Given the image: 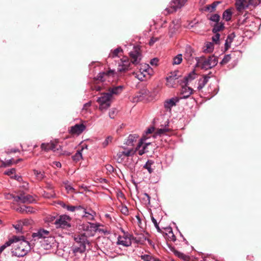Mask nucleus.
<instances>
[{"label": "nucleus", "instance_id": "obj_1", "mask_svg": "<svg viewBox=\"0 0 261 261\" xmlns=\"http://www.w3.org/2000/svg\"><path fill=\"white\" fill-rule=\"evenodd\" d=\"M17 240L13 241L14 243L12 252L13 254L17 257H22L25 255L31 249L29 242L24 240V237H17Z\"/></svg>", "mask_w": 261, "mask_h": 261}, {"label": "nucleus", "instance_id": "obj_2", "mask_svg": "<svg viewBox=\"0 0 261 261\" xmlns=\"http://www.w3.org/2000/svg\"><path fill=\"white\" fill-rule=\"evenodd\" d=\"M32 237L34 240L43 239V240L41 242L42 246L45 249L51 248L55 242V238L50 236V232L43 229H40L36 232L33 233Z\"/></svg>", "mask_w": 261, "mask_h": 261}, {"label": "nucleus", "instance_id": "obj_3", "mask_svg": "<svg viewBox=\"0 0 261 261\" xmlns=\"http://www.w3.org/2000/svg\"><path fill=\"white\" fill-rule=\"evenodd\" d=\"M196 65L205 70L211 69L218 63V60L214 56H210L207 59L201 57L200 59L196 58Z\"/></svg>", "mask_w": 261, "mask_h": 261}, {"label": "nucleus", "instance_id": "obj_4", "mask_svg": "<svg viewBox=\"0 0 261 261\" xmlns=\"http://www.w3.org/2000/svg\"><path fill=\"white\" fill-rule=\"evenodd\" d=\"M136 152L133 148L125 147L120 146L116 155V160L117 162L121 163L123 162L129 156H133Z\"/></svg>", "mask_w": 261, "mask_h": 261}, {"label": "nucleus", "instance_id": "obj_5", "mask_svg": "<svg viewBox=\"0 0 261 261\" xmlns=\"http://www.w3.org/2000/svg\"><path fill=\"white\" fill-rule=\"evenodd\" d=\"M152 73V69L148 64L141 65L139 71L134 73L135 77L140 81H143L150 78Z\"/></svg>", "mask_w": 261, "mask_h": 261}, {"label": "nucleus", "instance_id": "obj_6", "mask_svg": "<svg viewBox=\"0 0 261 261\" xmlns=\"http://www.w3.org/2000/svg\"><path fill=\"white\" fill-rule=\"evenodd\" d=\"M112 101V98L107 92L101 93L97 99L99 103V109L101 111H106L111 106Z\"/></svg>", "mask_w": 261, "mask_h": 261}, {"label": "nucleus", "instance_id": "obj_7", "mask_svg": "<svg viewBox=\"0 0 261 261\" xmlns=\"http://www.w3.org/2000/svg\"><path fill=\"white\" fill-rule=\"evenodd\" d=\"M116 76L117 73L115 70L109 69L108 71L99 73L94 80L101 82L108 81L110 83L114 81Z\"/></svg>", "mask_w": 261, "mask_h": 261}, {"label": "nucleus", "instance_id": "obj_8", "mask_svg": "<svg viewBox=\"0 0 261 261\" xmlns=\"http://www.w3.org/2000/svg\"><path fill=\"white\" fill-rule=\"evenodd\" d=\"M71 218L66 215L60 216L56 220L54 224L57 228L67 229L71 227Z\"/></svg>", "mask_w": 261, "mask_h": 261}, {"label": "nucleus", "instance_id": "obj_9", "mask_svg": "<svg viewBox=\"0 0 261 261\" xmlns=\"http://www.w3.org/2000/svg\"><path fill=\"white\" fill-rule=\"evenodd\" d=\"M150 142H146L145 136L142 137L135 150H136V152L137 151L140 155H142L145 153L148 152L147 147L150 145Z\"/></svg>", "mask_w": 261, "mask_h": 261}, {"label": "nucleus", "instance_id": "obj_10", "mask_svg": "<svg viewBox=\"0 0 261 261\" xmlns=\"http://www.w3.org/2000/svg\"><path fill=\"white\" fill-rule=\"evenodd\" d=\"M134 237L128 233H124L123 236H119L117 239V244L124 247H128L132 245V241Z\"/></svg>", "mask_w": 261, "mask_h": 261}, {"label": "nucleus", "instance_id": "obj_11", "mask_svg": "<svg viewBox=\"0 0 261 261\" xmlns=\"http://www.w3.org/2000/svg\"><path fill=\"white\" fill-rule=\"evenodd\" d=\"M186 1L187 0H172L170 3V8H166L165 11L167 12V14L172 13L184 6Z\"/></svg>", "mask_w": 261, "mask_h": 261}, {"label": "nucleus", "instance_id": "obj_12", "mask_svg": "<svg viewBox=\"0 0 261 261\" xmlns=\"http://www.w3.org/2000/svg\"><path fill=\"white\" fill-rule=\"evenodd\" d=\"M131 62L135 65L138 64L141 60V54L140 48L135 47L134 49L129 53Z\"/></svg>", "mask_w": 261, "mask_h": 261}, {"label": "nucleus", "instance_id": "obj_13", "mask_svg": "<svg viewBox=\"0 0 261 261\" xmlns=\"http://www.w3.org/2000/svg\"><path fill=\"white\" fill-rule=\"evenodd\" d=\"M35 200V199L32 195L25 194L24 193H20L15 198V202H21L22 203H32Z\"/></svg>", "mask_w": 261, "mask_h": 261}, {"label": "nucleus", "instance_id": "obj_14", "mask_svg": "<svg viewBox=\"0 0 261 261\" xmlns=\"http://www.w3.org/2000/svg\"><path fill=\"white\" fill-rule=\"evenodd\" d=\"M86 129V126L83 124H76L69 128V134L72 135H79Z\"/></svg>", "mask_w": 261, "mask_h": 261}, {"label": "nucleus", "instance_id": "obj_15", "mask_svg": "<svg viewBox=\"0 0 261 261\" xmlns=\"http://www.w3.org/2000/svg\"><path fill=\"white\" fill-rule=\"evenodd\" d=\"M130 63L128 58L124 57L120 59L119 63L118 70L120 72L125 71L130 69Z\"/></svg>", "mask_w": 261, "mask_h": 261}, {"label": "nucleus", "instance_id": "obj_16", "mask_svg": "<svg viewBox=\"0 0 261 261\" xmlns=\"http://www.w3.org/2000/svg\"><path fill=\"white\" fill-rule=\"evenodd\" d=\"M150 94V92L148 89H142L134 98V101H138L147 99Z\"/></svg>", "mask_w": 261, "mask_h": 261}, {"label": "nucleus", "instance_id": "obj_17", "mask_svg": "<svg viewBox=\"0 0 261 261\" xmlns=\"http://www.w3.org/2000/svg\"><path fill=\"white\" fill-rule=\"evenodd\" d=\"M253 4V0H237L236 6L237 10L241 12Z\"/></svg>", "mask_w": 261, "mask_h": 261}, {"label": "nucleus", "instance_id": "obj_18", "mask_svg": "<svg viewBox=\"0 0 261 261\" xmlns=\"http://www.w3.org/2000/svg\"><path fill=\"white\" fill-rule=\"evenodd\" d=\"M179 100V98L177 97L166 100L164 102V107L166 111L170 112L171 108L176 105Z\"/></svg>", "mask_w": 261, "mask_h": 261}, {"label": "nucleus", "instance_id": "obj_19", "mask_svg": "<svg viewBox=\"0 0 261 261\" xmlns=\"http://www.w3.org/2000/svg\"><path fill=\"white\" fill-rule=\"evenodd\" d=\"M188 85H182V88L181 90L180 94L182 96L180 99H186L189 97L193 93V90L189 87L187 86Z\"/></svg>", "mask_w": 261, "mask_h": 261}, {"label": "nucleus", "instance_id": "obj_20", "mask_svg": "<svg viewBox=\"0 0 261 261\" xmlns=\"http://www.w3.org/2000/svg\"><path fill=\"white\" fill-rule=\"evenodd\" d=\"M74 240L80 243L81 252L84 251L85 249V243L87 241V237L84 234H79L74 237Z\"/></svg>", "mask_w": 261, "mask_h": 261}, {"label": "nucleus", "instance_id": "obj_21", "mask_svg": "<svg viewBox=\"0 0 261 261\" xmlns=\"http://www.w3.org/2000/svg\"><path fill=\"white\" fill-rule=\"evenodd\" d=\"M185 59L192 64L195 58L193 56V50L190 46H187L185 54Z\"/></svg>", "mask_w": 261, "mask_h": 261}, {"label": "nucleus", "instance_id": "obj_22", "mask_svg": "<svg viewBox=\"0 0 261 261\" xmlns=\"http://www.w3.org/2000/svg\"><path fill=\"white\" fill-rule=\"evenodd\" d=\"M123 88V87L122 86H119L116 87H113L112 88H109L108 92H107L109 95L111 96V97L113 98V95H116L120 94Z\"/></svg>", "mask_w": 261, "mask_h": 261}, {"label": "nucleus", "instance_id": "obj_23", "mask_svg": "<svg viewBox=\"0 0 261 261\" xmlns=\"http://www.w3.org/2000/svg\"><path fill=\"white\" fill-rule=\"evenodd\" d=\"M84 215L83 216V218H86L87 220H94L96 213L92 210L91 208L84 209Z\"/></svg>", "mask_w": 261, "mask_h": 261}, {"label": "nucleus", "instance_id": "obj_24", "mask_svg": "<svg viewBox=\"0 0 261 261\" xmlns=\"http://www.w3.org/2000/svg\"><path fill=\"white\" fill-rule=\"evenodd\" d=\"M57 144L54 143H42L41 144V148L43 150L48 151L49 150H52L55 151L56 149H58L57 148Z\"/></svg>", "mask_w": 261, "mask_h": 261}, {"label": "nucleus", "instance_id": "obj_25", "mask_svg": "<svg viewBox=\"0 0 261 261\" xmlns=\"http://www.w3.org/2000/svg\"><path fill=\"white\" fill-rule=\"evenodd\" d=\"M139 138V136L136 134H130L127 137L125 144L128 146H133L134 142H136Z\"/></svg>", "mask_w": 261, "mask_h": 261}, {"label": "nucleus", "instance_id": "obj_26", "mask_svg": "<svg viewBox=\"0 0 261 261\" xmlns=\"http://www.w3.org/2000/svg\"><path fill=\"white\" fill-rule=\"evenodd\" d=\"M197 76V74L194 71L190 72L187 76L184 78V80L181 84H185L188 85L190 82L194 80Z\"/></svg>", "mask_w": 261, "mask_h": 261}, {"label": "nucleus", "instance_id": "obj_27", "mask_svg": "<svg viewBox=\"0 0 261 261\" xmlns=\"http://www.w3.org/2000/svg\"><path fill=\"white\" fill-rule=\"evenodd\" d=\"M210 76L208 75H204L202 78L198 80L197 89L199 90H201L205 84L208 82Z\"/></svg>", "mask_w": 261, "mask_h": 261}, {"label": "nucleus", "instance_id": "obj_28", "mask_svg": "<svg viewBox=\"0 0 261 261\" xmlns=\"http://www.w3.org/2000/svg\"><path fill=\"white\" fill-rule=\"evenodd\" d=\"M221 3L220 1L213 2L211 5H208L204 7V10L206 12H213L215 11L217 6Z\"/></svg>", "mask_w": 261, "mask_h": 261}, {"label": "nucleus", "instance_id": "obj_29", "mask_svg": "<svg viewBox=\"0 0 261 261\" xmlns=\"http://www.w3.org/2000/svg\"><path fill=\"white\" fill-rule=\"evenodd\" d=\"M148 239L146 236L143 234H141L136 237H134L133 241H134L137 244H143Z\"/></svg>", "mask_w": 261, "mask_h": 261}, {"label": "nucleus", "instance_id": "obj_30", "mask_svg": "<svg viewBox=\"0 0 261 261\" xmlns=\"http://www.w3.org/2000/svg\"><path fill=\"white\" fill-rule=\"evenodd\" d=\"M224 29V24L222 22H217L214 24L212 31L214 33H218V32L223 30Z\"/></svg>", "mask_w": 261, "mask_h": 261}, {"label": "nucleus", "instance_id": "obj_31", "mask_svg": "<svg viewBox=\"0 0 261 261\" xmlns=\"http://www.w3.org/2000/svg\"><path fill=\"white\" fill-rule=\"evenodd\" d=\"M154 161L152 160H148L144 165L143 167L146 169L150 174H151L153 172L154 169V168H152V166L154 165Z\"/></svg>", "mask_w": 261, "mask_h": 261}, {"label": "nucleus", "instance_id": "obj_32", "mask_svg": "<svg viewBox=\"0 0 261 261\" xmlns=\"http://www.w3.org/2000/svg\"><path fill=\"white\" fill-rule=\"evenodd\" d=\"M17 239H17V238H16V236H13L8 241H7L4 245H3L2 246H1L0 253H2L6 247L10 246L13 243V241L17 240Z\"/></svg>", "mask_w": 261, "mask_h": 261}, {"label": "nucleus", "instance_id": "obj_33", "mask_svg": "<svg viewBox=\"0 0 261 261\" xmlns=\"http://www.w3.org/2000/svg\"><path fill=\"white\" fill-rule=\"evenodd\" d=\"M232 12L230 9H227L224 11L222 17L226 21H229L231 19Z\"/></svg>", "mask_w": 261, "mask_h": 261}, {"label": "nucleus", "instance_id": "obj_34", "mask_svg": "<svg viewBox=\"0 0 261 261\" xmlns=\"http://www.w3.org/2000/svg\"><path fill=\"white\" fill-rule=\"evenodd\" d=\"M169 130V129L166 127L159 128L156 130L155 134L153 135V138H155L157 136H161L164 135Z\"/></svg>", "mask_w": 261, "mask_h": 261}, {"label": "nucleus", "instance_id": "obj_35", "mask_svg": "<svg viewBox=\"0 0 261 261\" xmlns=\"http://www.w3.org/2000/svg\"><path fill=\"white\" fill-rule=\"evenodd\" d=\"M214 49V44L212 42H207L204 47L203 51L205 53H211Z\"/></svg>", "mask_w": 261, "mask_h": 261}, {"label": "nucleus", "instance_id": "obj_36", "mask_svg": "<svg viewBox=\"0 0 261 261\" xmlns=\"http://www.w3.org/2000/svg\"><path fill=\"white\" fill-rule=\"evenodd\" d=\"M141 258L144 261H159V259L149 254L142 255Z\"/></svg>", "mask_w": 261, "mask_h": 261}, {"label": "nucleus", "instance_id": "obj_37", "mask_svg": "<svg viewBox=\"0 0 261 261\" xmlns=\"http://www.w3.org/2000/svg\"><path fill=\"white\" fill-rule=\"evenodd\" d=\"M123 50L121 47H118L115 49H114L113 51H112L110 54H109V57L111 58H115L117 56H118L119 54L122 53Z\"/></svg>", "mask_w": 261, "mask_h": 261}, {"label": "nucleus", "instance_id": "obj_38", "mask_svg": "<svg viewBox=\"0 0 261 261\" xmlns=\"http://www.w3.org/2000/svg\"><path fill=\"white\" fill-rule=\"evenodd\" d=\"M83 150V148L80 150H78L76 153L72 156V159L75 162L79 161L82 158V151Z\"/></svg>", "mask_w": 261, "mask_h": 261}, {"label": "nucleus", "instance_id": "obj_39", "mask_svg": "<svg viewBox=\"0 0 261 261\" xmlns=\"http://www.w3.org/2000/svg\"><path fill=\"white\" fill-rule=\"evenodd\" d=\"M182 55L178 54L176 56H175L173 59V65H178L181 63L182 62Z\"/></svg>", "mask_w": 261, "mask_h": 261}, {"label": "nucleus", "instance_id": "obj_40", "mask_svg": "<svg viewBox=\"0 0 261 261\" xmlns=\"http://www.w3.org/2000/svg\"><path fill=\"white\" fill-rule=\"evenodd\" d=\"M33 172L37 178L39 180H42L44 177V172L41 171L34 170Z\"/></svg>", "mask_w": 261, "mask_h": 261}, {"label": "nucleus", "instance_id": "obj_41", "mask_svg": "<svg viewBox=\"0 0 261 261\" xmlns=\"http://www.w3.org/2000/svg\"><path fill=\"white\" fill-rule=\"evenodd\" d=\"M167 81V85L169 87H173L174 85L175 84L176 80L173 79L172 76H167L166 77Z\"/></svg>", "mask_w": 261, "mask_h": 261}, {"label": "nucleus", "instance_id": "obj_42", "mask_svg": "<svg viewBox=\"0 0 261 261\" xmlns=\"http://www.w3.org/2000/svg\"><path fill=\"white\" fill-rule=\"evenodd\" d=\"M220 19V16L217 14H213L211 16L210 20L216 23L219 22Z\"/></svg>", "mask_w": 261, "mask_h": 261}, {"label": "nucleus", "instance_id": "obj_43", "mask_svg": "<svg viewBox=\"0 0 261 261\" xmlns=\"http://www.w3.org/2000/svg\"><path fill=\"white\" fill-rule=\"evenodd\" d=\"M1 161L2 163V164L1 166H0V167H6L8 166H10V165H12L13 164H14V162H13V159L8 160L6 161H3L2 160H1Z\"/></svg>", "mask_w": 261, "mask_h": 261}, {"label": "nucleus", "instance_id": "obj_44", "mask_svg": "<svg viewBox=\"0 0 261 261\" xmlns=\"http://www.w3.org/2000/svg\"><path fill=\"white\" fill-rule=\"evenodd\" d=\"M150 197L149 196V195L147 194V193H144L142 195V200L145 204H149L150 203Z\"/></svg>", "mask_w": 261, "mask_h": 261}, {"label": "nucleus", "instance_id": "obj_45", "mask_svg": "<svg viewBox=\"0 0 261 261\" xmlns=\"http://www.w3.org/2000/svg\"><path fill=\"white\" fill-rule=\"evenodd\" d=\"M168 229L169 230V235H168V237H169V239L170 240V241H172L173 242L175 241L176 240V237L174 234L172 228L171 227H169Z\"/></svg>", "mask_w": 261, "mask_h": 261}, {"label": "nucleus", "instance_id": "obj_46", "mask_svg": "<svg viewBox=\"0 0 261 261\" xmlns=\"http://www.w3.org/2000/svg\"><path fill=\"white\" fill-rule=\"evenodd\" d=\"M215 35L212 37V40L216 44H219L220 34L219 33H214Z\"/></svg>", "mask_w": 261, "mask_h": 261}, {"label": "nucleus", "instance_id": "obj_47", "mask_svg": "<svg viewBox=\"0 0 261 261\" xmlns=\"http://www.w3.org/2000/svg\"><path fill=\"white\" fill-rule=\"evenodd\" d=\"M154 130V128L153 127H150L147 128V129L145 132V134L143 136V137H146V140L149 138V137H148V135L152 134Z\"/></svg>", "mask_w": 261, "mask_h": 261}, {"label": "nucleus", "instance_id": "obj_48", "mask_svg": "<svg viewBox=\"0 0 261 261\" xmlns=\"http://www.w3.org/2000/svg\"><path fill=\"white\" fill-rule=\"evenodd\" d=\"M151 219L158 231L161 232V229H160L156 219L153 217V216H151Z\"/></svg>", "mask_w": 261, "mask_h": 261}, {"label": "nucleus", "instance_id": "obj_49", "mask_svg": "<svg viewBox=\"0 0 261 261\" xmlns=\"http://www.w3.org/2000/svg\"><path fill=\"white\" fill-rule=\"evenodd\" d=\"M231 59L230 55H225L222 61L221 62V64H225L227 63Z\"/></svg>", "mask_w": 261, "mask_h": 261}, {"label": "nucleus", "instance_id": "obj_50", "mask_svg": "<svg viewBox=\"0 0 261 261\" xmlns=\"http://www.w3.org/2000/svg\"><path fill=\"white\" fill-rule=\"evenodd\" d=\"M14 228L17 230L18 232H21L24 229L22 227L21 223L19 221L17 223L14 225Z\"/></svg>", "mask_w": 261, "mask_h": 261}, {"label": "nucleus", "instance_id": "obj_51", "mask_svg": "<svg viewBox=\"0 0 261 261\" xmlns=\"http://www.w3.org/2000/svg\"><path fill=\"white\" fill-rule=\"evenodd\" d=\"M120 211L124 215L126 216L128 215V210L125 205H122L120 207Z\"/></svg>", "mask_w": 261, "mask_h": 261}, {"label": "nucleus", "instance_id": "obj_52", "mask_svg": "<svg viewBox=\"0 0 261 261\" xmlns=\"http://www.w3.org/2000/svg\"><path fill=\"white\" fill-rule=\"evenodd\" d=\"M19 221L21 223L23 227L24 226L31 224L32 222V220H30L28 219H24L23 220H20Z\"/></svg>", "mask_w": 261, "mask_h": 261}, {"label": "nucleus", "instance_id": "obj_53", "mask_svg": "<svg viewBox=\"0 0 261 261\" xmlns=\"http://www.w3.org/2000/svg\"><path fill=\"white\" fill-rule=\"evenodd\" d=\"M112 138L110 136L108 137L102 143L103 147L107 146L110 142H111Z\"/></svg>", "mask_w": 261, "mask_h": 261}, {"label": "nucleus", "instance_id": "obj_54", "mask_svg": "<svg viewBox=\"0 0 261 261\" xmlns=\"http://www.w3.org/2000/svg\"><path fill=\"white\" fill-rule=\"evenodd\" d=\"M65 189L67 191L68 193L75 192V189L70 185H66Z\"/></svg>", "mask_w": 261, "mask_h": 261}, {"label": "nucleus", "instance_id": "obj_55", "mask_svg": "<svg viewBox=\"0 0 261 261\" xmlns=\"http://www.w3.org/2000/svg\"><path fill=\"white\" fill-rule=\"evenodd\" d=\"M178 73V71H174L173 72H171L169 75V76H172L173 79L175 80H177L179 75H177V73Z\"/></svg>", "mask_w": 261, "mask_h": 261}, {"label": "nucleus", "instance_id": "obj_56", "mask_svg": "<svg viewBox=\"0 0 261 261\" xmlns=\"http://www.w3.org/2000/svg\"><path fill=\"white\" fill-rule=\"evenodd\" d=\"M16 172V170L14 168H12L11 169L8 170L7 171H6L5 172V174L8 175H12L14 174H15Z\"/></svg>", "mask_w": 261, "mask_h": 261}, {"label": "nucleus", "instance_id": "obj_57", "mask_svg": "<svg viewBox=\"0 0 261 261\" xmlns=\"http://www.w3.org/2000/svg\"><path fill=\"white\" fill-rule=\"evenodd\" d=\"M174 253L176 256L181 258L185 259V258L186 257V256L184 253L180 252L178 251L175 250Z\"/></svg>", "mask_w": 261, "mask_h": 261}, {"label": "nucleus", "instance_id": "obj_58", "mask_svg": "<svg viewBox=\"0 0 261 261\" xmlns=\"http://www.w3.org/2000/svg\"><path fill=\"white\" fill-rule=\"evenodd\" d=\"M174 253L176 256L181 258L185 259V258L186 257V256L184 253L180 252L178 251L175 250Z\"/></svg>", "mask_w": 261, "mask_h": 261}, {"label": "nucleus", "instance_id": "obj_59", "mask_svg": "<svg viewBox=\"0 0 261 261\" xmlns=\"http://www.w3.org/2000/svg\"><path fill=\"white\" fill-rule=\"evenodd\" d=\"M158 62L159 59L155 58L150 60V64L152 66H156L158 65Z\"/></svg>", "mask_w": 261, "mask_h": 261}, {"label": "nucleus", "instance_id": "obj_60", "mask_svg": "<svg viewBox=\"0 0 261 261\" xmlns=\"http://www.w3.org/2000/svg\"><path fill=\"white\" fill-rule=\"evenodd\" d=\"M16 197V196L10 193L6 194L5 195V197L6 199H13L14 201H15V198Z\"/></svg>", "mask_w": 261, "mask_h": 261}, {"label": "nucleus", "instance_id": "obj_61", "mask_svg": "<svg viewBox=\"0 0 261 261\" xmlns=\"http://www.w3.org/2000/svg\"><path fill=\"white\" fill-rule=\"evenodd\" d=\"M25 213H33L34 212L33 208L30 206H24Z\"/></svg>", "mask_w": 261, "mask_h": 261}, {"label": "nucleus", "instance_id": "obj_62", "mask_svg": "<svg viewBox=\"0 0 261 261\" xmlns=\"http://www.w3.org/2000/svg\"><path fill=\"white\" fill-rule=\"evenodd\" d=\"M234 37H235L234 34L233 33H232L227 36L226 40H228L229 41V42L231 43L233 38H234Z\"/></svg>", "mask_w": 261, "mask_h": 261}, {"label": "nucleus", "instance_id": "obj_63", "mask_svg": "<svg viewBox=\"0 0 261 261\" xmlns=\"http://www.w3.org/2000/svg\"><path fill=\"white\" fill-rule=\"evenodd\" d=\"M66 210L68 211L73 212L75 211V206L68 205L66 207Z\"/></svg>", "mask_w": 261, "mask_h": 261}, {"label": "nucleus", "instance_id": "obj_64", "mask_svg": "<svg viewBox=\"0 0 261 261\" xmlns=\"http://www.w3.org/2000/svg\"><path fill=\"white\" fill-rule=\"evenodd\" d=\"M106 168L108 171L110 172H112L114 171V168L111 165L108 164L106 166Z\"/></svg>", "mask_w": 261, "mask_h": 261}]
</instances>
